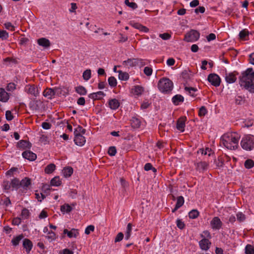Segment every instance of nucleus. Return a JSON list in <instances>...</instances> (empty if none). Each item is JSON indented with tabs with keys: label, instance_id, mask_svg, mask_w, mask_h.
Returning <instances> with one entry per match:
<instances>
[{
	"label": "nucleus",
	"instance_id": "774afa93",
	"mask_svg": "<svg viewBox=\"0 0 254 254\" xmlns=\"http://www.w3.org/2000/svg\"><path fill=\"white\" fill-rule=\"evenodd\" d=\"M49 235L47 236V238L48 239H51V240H54L56 238V234L53 231H50L48 233Z\"/></svg>",
	"mask_w": 254,
	"mask_h": 254
},
{
	"label": "nucleus",
	"instance_id": "f257e3e1",
	"mask_svg": "<svg viewBox=\"0 0 254 254\" xmlns=\"http://www.w3.org/2000/svg\"><path fill=\"white\" fill-rule=\"evenodd\" d=\"M239 79L241 87L254 93V71L252 68H248L243 71Z\"/></svg>",
	"mask_w": 254,
	"mask_h": 254
},
{
	"label": "nucleus",
	"instance_id": "a19ab883",
	"mask_svg": "<svg viewBox=\"0 0 254 254\" xmlns=\"http://www.w3.org/2000/svg\"><path fill=\"white\" fill-rule=\"evenodd\" d=\"M249 35V31L245 29L241 31L239 33L240 38L242 40H245L246 37Z\"/></svg>",
	"mask_w": 254,
	"mask_h": 254
},
{
	"label": "nucleus",
	"instance_id": "5fc2aeb1",
	"mask_svg": "<svg viewBox=\"0 0 254 254\" xmlns=\"http://www.w3.org/2000/svg\"><path fill=\"white\" fill-rule=\"evenodd\" d=\"M108 154L111 156H115L117 153V150L115 146H111L108 149Z\"/></svg>",
	"mask_w": 254,
	"mask_h": 254
},
{
	"label": "nucleus",
	"instance_id": "052dcab7",
	"mask_svg": "<svg viewBox=\"0 0 254 254\" xmlns=\"http://www.w3.org/2000/svg\"><path fill=\"white\" fill-rule=\"evenodd\" d=\"M18 171L17 168L12 167L6 173L7 176H12L13 175L14 172Z\"/></svg>",
	"mask_w": 254,
	"mask_h": 254
},
{
	"label": "nucleus",
	"instance_id": "79ce46f5",
	"mask_svg": "<svg viewBox=\"0 0 254 254\" xmlns=\"http://www.w3.org/2000/svg\"><path fill=\"white\" fill-rule=\"evenodd\" d=\"M134 91L135 94L137 95H140L143 91V88L139 85L135 86Z\"/></svg>",
	"mask_w": 254,
	"mask_h": 254
},
{
	"label": "nucleus",
	"instance_id": "338daca9",
	"mask_svg": "<svg viewBox=\"0 0 254 254\" xmlns=\"http://www.w3.org/2000/svg\"><path fill=\"white\" fill-rule=\"evenodd\" d=\"M123 238H124L123 233L122 232H120L118 234L116 237L115 238V242L116 243L120 242L121 241H122L123 240Z\"/></svg>",
	"mask_w": 254,
	"mask_h": 254
},
{
	"label": "nucleus",
	"instance_id": "bb28decb",
	"mask_svg": "<svg viewBox=\"0 0 254 254\" xmlns=\"http://www.w3.org/2000/svg\"><path fill=\"white\" fill-rule=\"evenodd\" d=\"M72 173L73 169L71 167H65L63 170V174L65 178L71 176Z\"/></svg>",
	"mask_w": 254,
	"mask_h": 254
},
{
	"label": "nucleus",
	"instance_id": "49530a36",
	"mask_svg": "<svg viewBox=\"0 0 254 254\" xmlns=\"http://www.w3.org/2000/svg\"><path fill=\"white\" fill-rule=\"evenodd\" d=\"M212 151L211 149L209 148H206L204 150L203 149H199L197 151L198 153H201V154L206 155L207 153H208V155L209 156L211 155V152Z\"/></svg>",
	"mask_w": 254,
	"mask_h": 254
},
{
	"label": "nucleus",
	"instance_id": "c756f323",
	"mask_svg": "<svg viewBox=\"0 0 254 254\" xmlns=\"http://www.w3.org/2000/svg\"><path fill=\"white\" fill-rule=\"evenodd\" d=\"M62 182L60 179L59 177L56 176L53 178L50 182L51 185L53 186L58 187L61 185Z\"/></svg>",
	"mask_w": 254,
	"mask_h": 254
},
{
	"label": "nucleus",
	"instance_id": "9d476101",
	"mask_svg": "<svg viewBox=\"0 0 254 254\" xmlns=\"http://www.w3.org/2000/svg\"><path fill=\"white\" fill-rule=\"evenodd\" d=\"M201 237L203 238L199 241V246L202 250L207 251L210 248L211 242L208 239L204 238L203 235H201Z\"/></svg>",
	"mask_w": 254,
	"mask_h": 254
},
{
	"label": "nucleus",
	"instance_id": "69168bd1",
	"mask_svg": "<svg viewBox=\"0 0 254 254\" xmlns=\"http://www.w3.org/2000/svg\"><path fill=\"white\" fill-rule=\"evenodd\" d=\"M5 118L7 121H11L13 119V116L10 111H6L5 112Z\"/></svg>",
	"mask_w": 254,
	"mask_h": 254
},
{
	"label": "nucleus",
	"instance_id": "2eb2a0df",
	"mask_svg": "<svg viewBox=\"0 0 254 254\" xmlns=\"http://www.w3.org/2000/svg\"><path fill=\"white\" fill-rule=\"evenodd\" d=\"M74 141L78 146H82L85 143V138L81 134L74 135Z\"/></svg>",
	"mask_w": 254,
	"mask_h": 254
},
{
	"label": "nucleus",
	"instance_id": "603ef678",
	"mask_svg": "<svg viewBox=\"0 0 254 254\" xmlns=\"http://www.w3.org/2000/svg\"><path fill=\"white\" fill-rule=\"evenodd\" d=\"M207 113V111L204 106H202L199 110L198 115L200 117L204 116Z\"/></svg>",
	"mask_w": 254,
	"mask_h": 254
},
{
	"label": "nucleus",
	"instance_id": "20e7f679",
	"mask_svg": "<svg viewBox=\"0 0 254 254\" xmlns=\"http://www.w3.org/2000/svg\"><path fill=\"white\" fill-rule=\"evenodd\" d=\"M242 147L246 150L250 151L254 147V136L248 135L243 138L241 141Z\"/></svg>",
	"mask_w": 254,
	"mask_h": 254
},
{
	"label": "nucleus",
	"instance_id": "c9c22d12",
	"mask_svg": "<svg viewBox=\"0 0 254 254\" xmlns=\"http://www.w3.org/2000/svg\"><path fill=\"white\" fill-rule=\"evenodd\" d=\"M198 215L199 212L196 209H193L189 213V216L190 219H195Z\"/></svg>",
	"mask_w": 254,
	"mask_h": 254
},
{
	"label": "nucleus",
	"instance_id": "6e6d98bb",
	"mask_svg": "<svg viewBox=\"0 0 254 254\" xmlns=\"http://www.w3.org/2000/svg\"><path fill=\"white\" fill-rule=\"evenodd\" d=\"M185 89L186 91L189 92L190 95L194 96V93L197 90V89L193 87H189L186 86Z\"/></svg>",
	"mask_w": 254,
	"mask_h": 254
},
{
	"label": "nucleus",
	"instance_id": "e433bc0d",
	"mask_svg": "<svg viewBox=\"0 0 254 254\" xmlns=\"http://www.w3.org/2000/svg\"><path fill=\"white\" fill-rule=\"evenodd\" d=\"M246 254H254V247L251 245H247L245 247Z\"/></svg>",
	"mask_w": 254,
	"mask_h": 254
},
{
	"label": "nucleus",
	"instance_id": "f8f14e48",
	"mask_svg": "<svg viewBox=\"0 0 254 254\" xmlns=\"http://www.w3.org/2000/svg\"><path fill=\"white\" fill-rule=\"evenodd\" d=\"M31 146L32 144L25 140H21L17 143V147L21 149H30Z\"/></svg>",
	"mask_w": 254,
	"mask_h": 254
},
{
	"label": "nucleus",
	"instance_id": "6e6552de",
	"mask_svg": "<svg viewBox=\"0 0 254 254\" xmlns=\"http://www.w3.org/2000/svg\"><path fill=\"white\" fill-rule=\"evenodd\" d=\"M59 88H47L43 92V95L48 99H52L56 94L59 93Z\"/></svg>",
	"mask_w": 254,
	"mask_h": 254
},
{
	"label": "nucleus",
	"instance_id": "473e14b6",
	"mask_svg": "<svg viewBox=\"0 0 254 254\" xmlns=\"http://www.w3.org/2000/svg\"><path fill=\"white\" fill-rule=\"evenodd\" d=\"M72 210V208L68 204H64L61 206V211L64 213H69Z\"/></svg>",
	"mask_w": 254,
	"mask_h": 254
},
{
	"label": "nucleus",
	"instance_id": "b1692460",
	"mask_svg": "<svg viewBox=\"0 0 254 254\" xmlns=\"http://www.w3.org/2000/svg\"><path fill=\"white\" fill-rule=\"evenodd\" d=\"M131 25L135 29L139 30L141 32H147L149 31V29L146 27L138 23H131Z\"/></svg>",
	"mask_w": 254,
	"mask_h": 254
},
{
	"label": "nucleus",
	"instance_id": "4c0bfd02",
	"mask_svg": "<svg viewBox=\"0 0 254 254\" xmlns=\"http://www.w3.org/2000/svg\"><path fill=\"white\" fill-rule=\"evenodd\" d=\"M108 83L110 86L115 87L117 86V82L116 78L114 76H111L108 78Z\"/></svg>",
	"mask_w": 254,
	"mask_h": 254
},
{
	"label": "nucleus",
	"instance_id": "aec40b11",
	"mask_svg": "<svg viewBox=\"0 0 254 254\" xmlns=\"http://www.w3.org/2000/svg\"><path fill=\"white\" fill-rule=\"evenodd\" d=\"M23 246L26 249V252L29 253L33 247V244L30 240L24 239L23 241Z\"/></svg>",
	"mask_w": 254,
	"mask_h": 254
},
{
	"label": "nucleus",
	"instance_id": "393cba45",
	"mask_svg": "<svg viewBox=\"0 0 254 254\" xmlns=\"http://www.w3.org/2000/svg\"><path fill=\"white\" fill-rule=\"evenodd\" d=\"M20 187H22L24 189H27L31 184V179L29 178L25 177L20 181Z\"/></svg>",
	"mask_w": 254,
	"mask_h": 254
},
{
	"label": "nucleus",
	"instance_id": "0e129e2a",
	"mask_svg": "<svg viewBox=\"0 0 254 254\" xmlns=\"http://www.w3.org/2000/svg\"><path fill=\"white\" fill-rule=\"evenodd\" d=\"M94 230V226L93 225H89L86 227L85 230V233L86 235H89L90 232H93Z\"/></svg>",
	"mask_w": 254,
	"mask_h": 254
},
{
	"label": "nucleus",
	"instance_id": "9b49d317",
	"mask_svg": "<svg viewBox=\"0 0 254 254\" xmlns=\"http://www.w3.org/2000/svg\"><path fill=\"white\" fill-rule=\"evenodd\" d=\"M22 155L23 158L29 161H34L37 158L36 154L30 150L24 151Z\"/></svg>",
	"mask_w": 254,
	"mask_h": 254
},
{
	"label": "nucleus",
	"instance_id": "dca6fc26",
	"mask_svg": "<svg viewBox=\"0 0 254 254\" xmlns=\"http://www.w3.org/2000/svg\"><path fill=\"white\" fill-rule=\"evenodd\" d=\"M106 94L103 91H98L96 93H92L88 95L89 98L93 100H101Z\"/></svg>",
	"mask_w": 254,
	"mask_h": 254
},
{
	"label": "nucleus",
	"instance_id": "09e8293b",
	"mask_svg": "<svg viewBox=\"0 0 254 254\" xmlns=\"http://www.w3.org/2000/svg\"><path fill=\"white\" fill-rule=\"evenodd\" d=\"M184 203V199L182 196H180L177 197V203L176 205L179 207H181Z\"/></svg>",
	"mask_w": 254,
	"mask_h": 254
},
{
	"label": "nucleus",
	"instance_id": "f03ea898",
	"mask_svg": "<svg viewBox=\"0 0 254 254\" xmlns=\"http://www.w3.org/2000/svg\"><path fill=\"white\" fill-rule=\"evenodd\" d=\"M159 90L164 93H169L173 88V83L167 77L160 79L158 83Z\"/></svg>",
	"mask_w": 254,
	"mask_h": 254
},
{
	"label": "nucleus",
	"instance_id": "f704fd0d",
	"mask_svg": "<svg viewBox=\"0 0 254 254\" xmlns=\"http://www.w3.org/2000/svg\"><path fill=\"white\" fill-rule=\"evenodd\" d=\"M132 230V225L131 223H128L127 225V230L125 233V239L128 240L130 237L131 232Z\"/></svg>",
	"mask_w": 254,
	"mask_h": 254
},
{
	"label": "nucleus",
	"instance_id": "f3484780",
	"mask_svg": "<svg viewBox=\"0 0 254 254\" xmlns=\"http://www.w3.org/2000/svg\"><path fill=\"white\" fill-rule=\"evenodd\" d=\"M37 43L39 46H41L44 48H48L51 45L50 41L46 38H41L37 40Z\"/></svg>",
	"mask_w": 254,
	"mask_h": 254
},
{
	"label": "nucleus",
	"instance_id": "423d86ee",
	"mask_svg": "<svg viewBox=\"0 0 254 254\" xmlns=\"http://www.w3.org/2000/svg\"><path fill=\"white\" fill-rule=\"evenodd\" d=\"M199 36L200 34L197 31L191 30L186 34L184 40L187 42H195L198 40Z\"/></svg>",
	"mask_w": 254,
	"mask_h": 254
},
{
	"label": "nucleus",
	"instance_id": "a18cd8bd",
	"mask_svg": "<svg viewBox=\"0 0 254 254\" xmlns=\"http://www.w3.org/2000/svg\"><path fill=\"white\" fill-rule=\"evenodd\" d=\"M8 38V33L3 30H0V39L2 40H6Z\"/></svg>",
	"mask_w": 254,
	"mask_h": 254
},
{
	"label": "nucleus",
	"instance_id": "37998d69",
	"mask_svg": "<svg viewBox=\"0 0 254 254\" xmlns=\"http://www.w3.org/2000/svg\"><path fill=\"white\" fill-rule=\"evenodd\" d=\"M190 72V71L185 70L182 72V77L186 81L189 80L190 78V74L189 73Z\"/></svg>",
	"mask_w": 254,
	"mask_h": 254
},
{
	"label": "nucleus",
	"instance_id": "7ed1b4c3",
	"mask_svg": "<svg viewBox=\"0 0 254 254\" xmlns=\"http://www.w3.org/2000/svg\"><path fill=\"white\" fill-rule=\"evenodd\" d=\"M223 145L228 149L235 150L238 148L239 137L231 135L222 140Z\"/></svg>",
	"mask_w": 254,
	"mask_h": 254
},
{
	"label": "nucleus",
	"instance_id": "1a4fd4ad",
	"mask_svg": "<svg viewBox=\"0 0 254 254\" xmlns=\"http://www.w3.org/2000/svg\"><path fill=\"white\" fill-rule=\"evenodd\" d=\"M25 90L28 94L33 95L35 97L38 96L39 92L38 89L34 85H28L25 88Z\"/></svg>",
	"mask_w": 254,
	"mask_h": 254
},
{
	"label": "nucleus",
	"instance_id": "ea45409f",
	"mask_svg": "<svg viewBox=\"0 0 254 254\" xmlns=\"http://www.w3.org/2000/svg\"><path fill=\"white\" fill-rule=\"evenodd\" d=\"M254 165V162L252 159H247L244 163V166L247 169H251L253 167Z\"/></svg>",
	"mask_w": 254,
	"mask_h": 254
},
{
	"label": "nucleus",
	"instance_id": "4be33fe9",
	"mask_svg": "<svg viewBox=\"0 0 254 254\" xmlns=\"http://www.w3.org/2000/svg\"><path fill=\"white\" fill-rule=\"evenodd\" d=\"M109 105L112 110H116L120 106V102L116 99H112L109 101Z\"/></svg>",
	"mask_w": 254,
	"mask_h": 254
},
{
	"label": "nucleus",
	"instance_id": "cd10ccee",
	"mask_svg": "<svg viewBox=\"0 0 254 254\" xmlns=\"http://www.w3.org/2000/svg\"><path fill=\"white\" fill-rule=\"evenodd\" d=\"M24 236L22 234L19 235L14 237L11 240V243L13 246H17L19 245L20 241L23 238Z\"/></svg>",
	"mask_w": 254,
	"mask_h": 254
},
{
	"label": "nucleus",
	"instance_id": "6ab92c4d",
	"mask_svg": "<svg viewBox=\"0 0 254 254\" xmlns=\"http://www.w3.org/2000/svg\"><path fill=\"white\" fill-rule=\"evenodd\" d=\"M64 234H67V236L71 238L72 237L76 238L79 234L78 230L75 229H72L71 231H68L67 229H64Z\"/></svg>",
	"mask_w": 254,
	"mask_h": 254
},
{
	"label": "nucleus",
	"instance_id": "2f4dec72",
	"mask_svg": "<svg viewBox=\"0 0 254 254\" xmlns=\"http://www.w3.org/2000/svg\"><path fill=\"white\" fill-rule=\"evenodd\" d=\"M75 91L81 95H86L87 93V90L82 86H78L75 88Z\"/></svg>",
	"mask_w": 254,
	"mask_h": 254
},
{
	"label": "nucleus",
	"instance_id": "72a5a7b5",
	"mask_svg": "<svg viewBox=\"0 0 254 254\" xmlns=\"http://www.w3.org/2000/svg\"><path fill=\"white\" fill-rule=\"evenodd\" d=\"M11 183V188L14 189H18L20 188V181L17 178H14L12 180Z\"/></svg>",
	"mask_w": 254,
	"mask_h": 254
},
{
	"label": "nucleus",
	"instance_id": "39448f33",
	"mask_svg": "<svg viewBox=\"0 0 254 254\" xmlns=\"http://www.w3.org/2000/svg\"><path fill=\"white\" fill-rule=\"evenodd\" d=\"M123 64L126 66H127L128 67H134V66H139L142 67L146 64L144 60L141 59H128L127 61H125L123 63Z\"/></svg>",
	"mask_w": 254,
	"mask_h": 254
},
{
	"label": "nucleus",
	"instance_id": "13d9d810",
	"mask_svg": "<svg viewBox=\"0 0 254 254\" xmlns=\"http://www.w3.org/2000/svg\"><path fill=\"white\" fill-rule=\"evenodd\" d=\"M16 88V85L12 82L9 83L6 86V90L8 91H12Z\"/></svg>",
	"mask_w": 254,
	"mask_h": 254
},
{
	"label": "nucleus",
	"instance_id": "de8ad7c7",
	"mask_svg": "<svg viewBox=\"0 0 254 254\" xmlns=\"http://www.w3.org/2000/svg\"><path fill=\"white\" fill-rule=\"evenodd\" d=\"M125 3L128 6L132 8L133 9H135L137 7V5L136 3L131 2H130L129 0H125Z\"/></svg>",
	"mask_w": 254,
	"mask_h": 254
},
{
	"label": "nucleus",
	"instance_id": "c85d7f7f",
	"mask_svg": "<svg viewBox=\"0 0 254 254\" xmlns=\"http://www.w3.org/2000/svg\"><path fill=\"white\" fill-rule=\"evenodd\" d=\"M119 73V78L121 80L126 81L129 78V74L126 72H123L121 70L118 71Z\"/></svg>",
	"mask_w": 254,
	"mask_h": 254
},
{
	"label": "nucleus",
	"instance_id": "4468645a",
	"mask_svg": "<svg viewBox=\"0 0 254 254\" xmlns=\"http://www.w3.org/2000/svg\"><path fill=\"white\" fill-rule=\"evenodd\" d=\"M186 120V117H183L178 119L177 122V128L182 132L184 131V128L185 127V122Z\"/></svg>",
	"mask_w": 254,
	"mask_h": 254
},
{
	"label": "nucleus",
	"instance_id": "412c9836",
	"mask_svg": "<svg viewBox=\"0 0 254 254\" xmlns=\"http://www.w3.org/2000/svg\"><path fill=\"white\" fill-rule=\"evenodd\" d=\"M236 74L234 72L226 73L225 76V80L227 83H233L236 80Z\"/></svg>",
	"mask_w": 254,
	"mask_h": 254
},
{
	"label": "nucleus",
	"instance_id": "a211bd4d",
	"mask_svg": "<svg viewBox=\"0 0 254 254\" xmlns=\"http://www.w3.org/2000/svg\"><path fill=\"white\" fill-rule=\"evenodd\" d=\"M9 98V94L4 89L0 88V101L6 102Z\"/></svg>",
	"mask_w": 254,
	"mask_h": 254
},
{
	"label": "nucleus",
	"instance_id": "bf43d9fd",
	"mask_svg": "<svg viewBox=\"0 0 254 254\" xmlns=\"http://www.w3.org/2000/svg\"><path fill=\"white\" fill-rule=\"evenodd\" d=\"M29 215V210L26 208H24L22 209L21 212V216L22 218L26 219L28 217Z\"/></svg>",
	"mask_w": 254,
	"mask_h": 254
},
{
	"label": "nucleus",
	"instance_id": "8fccbe9b",
	"mask_svg": "<svg viewBox=\"0 0 254 254\" xmlns=\"http://www.w3.org/2000/svg\"><path fill=\"white\" fill-rule=\"evenodd\" d=\"M2 187L4 190H8L11 188V183L8 181H4L2 183Z\"/></svg>",
	"mask_w": 254,
	"mask_h": 254
},
{
	"label": "nucleus",
	"instance_id": "a878e982",
	"mask_svg": "<svg viewBox=\"0 0 254 254\" xmlns=\"http://www.w3.org/2000/svg\"><path fill=\"white\" fill-rule=\"evenodd\" d=\"M183 101L184 97L181 95H176L172 98V102L176 105H178L180 102H183Z\"/></svg>",
	"mask_w": 254,
	"mask_h": 254
},
{
	"label": "nucleus",
	"instance_id": "e2e57ef3",
	"mask_svg": "<svg viewBox=\"0 0 254 254\" xmlns=\"http://www.w3.org/2000/svg\"><path fill=\"white\" fill-rule=\"evenodd\" d=\"M159 37L164 40H167L171 38V35L168 33H164L163 34H160Z\"/></svg>",
	"mask_w": 254,
	"mask_h": 254
},
{
	"label": "nucleus",
	"instance_id": "58836bf2",
	"mask_svg": "<svg viewBox=\"0 0 254 254\" xmlns=\"http://www.w3.org/2000/svg\"><path fill=\"white\" fill-rule=\"evenodd\" d=\"M91 71L90 69H86L83 73V79L87 81L89 80L91 77Z\"/></svg>",
	"mask_w": 254,
	"mask_h": 254
},
{
	"label": "nucleus",
	"instance_id": "4d7b16f0",
	"mask_svg": "<svg viewBox=\"0 0 254 254\" xmlns=\"http://www.w3.org/2000/svg\"><path fill=\"white\" fill-rule=\"evenodd\" d=\"M38 101L36 100H34L33 102L30 103V107L33 110H38L39 109V106L38 105Z\"/></svg>",
	"mask_w": 254,
	"mask_h": 254
},
{
	"label": "nucleus",
	"instance_id": "ddd939ff",
	"mask_svg": "<svg viewBox=\"0 0 254 254\" xmlns=\"http://www.w3.org/2000/svg\"><path fill=\"white\" fill-rule=\"evenodd\" d=\"M210 224L213 229H219L222 226V223L219 217H215L211 220Z\"/></svg>",
	"mask_w": 254,
	"mask_h": 254
},
{
	"label": "nucleus",
	"instance_id": "7c9ffc66",
	"mask_svg": "<svg viewBox=\"0 0 254 254\" xmlns=\"http://www.w3.org/2000/svg\"><path fill=\"white\" fill-rule=\"evenodd\" d=\"M56 169V165L54 164L51 163L47 165L45 169V172L49 174L52 173Z\"/></svg>",
	"mask_w": 254,
	"mask_h": 254
},
{
	"label": "nucleus",
	"instance_id": "864d4df0",
	"mask_svg": "<svg viewBox=\"0 0 254 254\" xmlns=\"http://www.w3.org/2000/svg\"><path fill=\"white\" fill-rule=\"evenodd\" d=\"M236 216L238 221L240 222H243L246 219L245 215L242 212H238Z\"/></svg>",
	"mask_w": 254,
	"mask_h": 254
},
{
	"label": "nucleus",
	"instance_id": "3c124183",
	"mask_svg": "<svg viewBox=\"0 0 254 254\" xmlns=\"http://www.w3.org/2000/svg\"><path fill=\"white\" fill-rule=\"evenodd\" d=\"M143 72H144V73L146 76H150L152 73L153 70H152V68L148 67V66H146L144 68Z\"/></svg>",
	"mask_w": 254,
	"mask_h": 254
},
{
	"label": "nucleus",
	"instance_id": "c03bdc74",
	"mask_svg": "<svg viewBox=\"0 0 254 254\" xmlns=\"http://www.w3.org/2000/svg\"><path fill=\"white\" fill-rule=\"evenodd\" d=\"M132 127H139L140 126L141 122L140 120L136 118H132L131 120Z\"/></svg>",
	"mask_w": 254,
	"mask_h": 254
},
{
	"label": "nucleus",
	"instance_id": "680f3d73",
	"mask_svg": "<svg viewBox=\"0 0 254 254\" xmlns=\"http://www.w3.org/2000/svg\"><path fill=\"white\" fill-rule=\"evenodd\" d=\"M177 226L180 229H183L185 227V224L181 220L177 219Z\"/></svg>",
	"mask_w": 254,
	"mask_h": 254
},
{
	"label": "nucleus",
	"instance_id": "0eeeda50",
	"mask_svg": "<svg viewBox=\"0 0 254 254\" xmlns=\"http://www.w3.org/2000/svg\"><path fill=\"white\" fill-rule=\"evenodd\" d=\"M208 80L214 86H219L221 79L219 76L215 73H211L208 76Z\"/></svg>",
	"mask_w": 254,
	"mask_h": 254
},
{
	"label": "nucleus",
	"instance_id": "5701e85b",
	"mask_svg": "<svg viewBox=\"0 0 254 254\" xmlns=\"http://www.w3.org/2000/svg\"><path fill=\"white\" fill-rule=\"evenodd\" d=\"M209 166L208 163L205 161H200L197 163V169L199 171H205L208 169Z\"/></svg>",
	"mask_w": 254,
	"mask_h": 254
}]
</instances>
